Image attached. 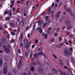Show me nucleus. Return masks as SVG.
<instances>
[{
  "label": "nucleus",
  "instance_id": "1",
  "mask_svg": "<svg viewBox=\"0 0 75 75\" xmlns=\"http://www.w3.org/2000/svg\"><path fill=\"white\" fill-rule=\"evenodd\" d=\"M7 64L5 63L4 64V68L3 69V72L4 74H6L7 70Z\"/></svg>",
  "mask_w": 75,
  "mask_h": 75
},
{
  "label": "nucleus",
  "instance_id": "2",
  "mask_svg": "<svg viewBox=\"0 0 75 75\" xmlns=\"http://www.w3.org/2000/svg\"><path fill=\"white\" fill-rule=\"evenodd\" d=\"M66 10L67 11H68V12L70 13V14L71 16H72V17H75V15L73 13L72 11H71V8H68L67 9H66Z\"/></svg>",
  "mask_w": 75,
  "mask_h": 75
},
{
  "label": "nucleus",
  "instance_id": "3",
  "mask_svg": "<svg viewBox=\"0 0 75 75\" xmlns=\"http://www.w3.org/2000/svg\"><path fill=\"white\" fill-rule=\"evenodd\" d=\"M64 54L65 55H69V52L68 50H64Z\"/></svg>",
  "mask_w": 75,
  "mask_h": 75
},
{
  "label": "nucleus",
  "instance_id": "4",
  "mask_svg": "<svg viewBox=\"0 0 75 75\" xmlns=\"http://www.w3.org/2000/svg\"><path fill=\"white\" fill-rule=\"evenodd\" d=\"M38 71L40 74H42L43 73V70L42 69V67H40L38 68Z\"/></svg>",
  "mask_w": 75,
  "mask_h": 75
},
{
  "label": "nucleus",
  "instance_id": "5",
  "mask_svg": "<svg viewBox=\"0 0 75 75\" xmlns=\"http://www.w3.org/2000/svg\"><path fill=\"white\" fill-rule=\"evenodd\" d=\"M4 51H5L6 53L8 54L10 52V49L8 47H5L4 49Z\"/></svg>",
  "mask_w": 75,
  "mask_h": 75
},
{
  "label": "nucleus",
  "instance_id": "6",
  "mask_svg": "<svg viewBox=\"0 0 75 75\" xmlns=\"http://www.w3.org/2000/svg\"><path fill=\"white\" fill-rule=\"evenodd\" d=\"M65 23L66 25H68L70 23V21L69 19H67L65 21Z\"/></svg>",
  "mask_w": 75,
  "mask_h": 75
},
{
  "label": "nucleus",
  "instance_id": "7",
  "mask_svg": "<svg viewBox=\"0 0 75 75\" xmlns=\"http://www.w3.org/2000/svg\"><path fill=\"white\" fill-rule=\"evenodd\" d=\"M1 41L2 42L4 43H6V39L3 38H2L1 39Z\"/></svg>",
  "mask_w": 75,
  "mask_h": 75
},
{
  "label": "nucleus",
  "instance_id": "8",
  "mask_svg": "<svg viewBox=\"0 0 75 75\" xmlns=\"http://www.w3.org/2000/svg\"><path fill=\"white\" fill-rule=\"evenodd\" d=\"M24 21H21L20 24V26H21V27H23L24 25Z\"/></svg>",
  "mask_w": 75,
  "mask_h": 75
},
{
  "label": "nucleus",
  "instance_id": "9",
  "mask_svg": "<svg viewBox=\"0 0 75 75\" xmlns=\"http://www.w3.org/2000/svg\"><path fill=\"white\" fill-rule=\"evenodd\" d=\"M19 63L21 65H22V64H24L23 61L22 60H21L19 61Z\"/></svg>",
  "mask_w": 75,
  "mask_h": 75
},
{
  "label": "nucleus",
  "instance_id": "10",
  "mask_svg": "<svg viewBox=\"0 0 75 75\" xmlns=\"http://www.w3.org/2000/svg\"><path fill=\"white\" fill-rule=\"evenodd\" d=\"M66 64L67 66H69V67H70V64H69V62L68 61H67L66 62Z\"/></svg>",
  "mask_w": 75,
  "mask_h": 75
},
{
  "label": "nucleus",
  "instance_id": "11",
  "mask_svg": "<svg viewBox=\"0 0 75 75\" xmlns=\"http://www.w3.org/2000/svg\"><path fill=\"white\" fill-rule=\"evenodd\" d=\"M39 55V54L38 53H36L34 54V57H35V58H38V56Z\"/></svg>",
  "mask_w": 75,
  "mask_h": 75
},
{
  "label": "nucleus",
  "instance_id": "12",
  "mask_svg": "<svg viewBox=\"0 0 75 75\" xmlns=\"http://www.w3.org/2000/svg\"><path fill=\"white\" fill-rule=\"evenodd\" d=\"M44 37L45 39H47L48 38V35L47 34H45L44 35Z\"/></svg>",
  "mask_w": 75,
  "mask_h": 75
},
{
  "label": "nucleus",
  "instance_id": "13",
  "mask_svg": "<svg viewBox=\"0 0 75 75\" xmlns=\"http://www.w3.org/2000/svg\"><path fill=\"white\" fill-rule=\"evenodd\" d=\"M64 44V43H61L59 45H58L57 46L59 48H61V46H62V45H63Z\"/></svg>",
  "mask_w": 75,
  "mask_h": 75
},
{
  "label": "nucleus",
  "instance_id": "14",
  "mask_svg": "<svg viewBox=\"0 0 75 75\" xmlns=\"http://www.w3.org/2000/svg\"><path fill=\"white\" fill-rule=\"evenodd\" d=\"M2 64L3 61H2V60H1V59H0V67H1V66H2Z\"/></svg>",
  "mask_w": 75,
  "mask_h": 75
},
{
  "label": "nucleus",
  "instance_id": "15",
  "mask_svg": "<svg viewBox=\"0 0 75 75\" xmlns=\"http://www.w3.org/2000/svg\"><path fill=\"white\" fill-rule=\"evenodd\" d=\"M38 25H39V26H40V25H41V24L42 23V21H39L38 22Z\"/></svg>",
  "mask_w": 75,
  "mask_h": 75
},
{
  "label": "nucleus",
  "instance_id": "16",
  "mask_svg": "<svg viewBox=\"0 0 75 75\" xmlns=\"http://www.w3.org/2000/svg\"><path fill=\"white\" fill-rule=\"evenodd\" d=\"M72 27V26L71 25H69L67 27V30H69V29H71V28Z\"/></svg>",
  "mask_w": 75,
  "mask_h": 75
},
{
  "label": "nucleus",
  "instance_id": "17",
  "mask_svg": "<svg viewBox=\"0 0 75 75\" xmlns=\"http://www.w3.org/2000/svg\"><path fill=\"white\" fill-rule=\"evenodd\" d=\"M53 73H54V74H57V70H56L55 69H53Z\"/></svg>",
  "mask_w": 75,
  "mask_h": 75
},
{
  "label": "nucleus",
  "instance_id": "18",
  "mask_svg": "<svg viewBox=\"0 0 75 75\" xmlns=\"http://www.w3.org/2000/svg\"><path fill=\"white\" fill-rule=\"evenodd\" d=\"M28 41L27 40H24V43L25 44V45H27V44H28V43H27L28 42H27Z\"/></svg>",
  "mask_w": 75,
  "mask_h": 75
},
{
  "label": "nucleus",
  "instance_id": "19",
  "mask_svg": "<svg viewBox=\"0 0 75 75\" xmlns=\"http://www.w3.org/2000/svg\"><path fill=\"white\" fill-rule=\"evenodd\" d=\"M47 23H46V22H45L44 24H43V28H44L45 27V26H46V25H47Z\"/></svg>",
  "mask_w": 75,
  "mask_h": 75
},
{
  "label": "nucleus",
  "instance_id": "20",
  "mask_svg": "<svg viewBox=\"0 0 75 75\" xmlns=\"http://www.w3.org/2000/svg\"><path fill=\"white\" fill-rule=\"evenodd\" d=\"M71 62H74L75 60V59H74V57H71Z\"/></svg>",
  "mask_w": 75,
  "mask_h": 75
},
{
  "label": "nucleus",
  "instance_id": "21",
  "mask_svg": "<svg viewBox=\"0 0 75 75\" xmlns=\"http://www.w3.org/2000/svg\"><path fill=\"white\" fill-rule=\"evenodd\" d=\"M58 71L60 72V74H61V75H63V74H62V72H61V71L60 69H57Z\"/></svg>",
  "mask_w": 75,
  "mask_h": 75
},
{
  "label": "nucleus",
  "instance_id": "22",
  "mask_svg": "<svg viewBox=\"0 0 75 75\" xmlns=\"http://www.w3.org/2000/svg\"><path fill=\"white\" fill-rule=\"evenodd\" d=\"M67 70L69 71V72L70 73V74H71L72 73V71L71 70V69L69 68H67Z\"/></svg>",
  "mask_w": 75,
  "mask_h": 75
},
{
  "label": "nucleus",
  "instance_id": "23",
  "mask_svg": "<svg viewBox=\"0 0 75 75\" xmlns=\"http://www.w3.org/2000/svg\"><path fill=\"white\" fill-rule=\"evenodd\" d=\"M45 21H47L46 23L47 24H48V23H50V19H47V20H45Z\"/></svg>",
  "mask_w": 75,
  "mask_h": 75
},
{
  "label": "nucleus",
  "instance_id": "24",
  "mask_svg": "<svg viewBox=\"0 0 75 75\" xmlns=\"http://www.w3.org/2000/svg\"><path fill=\"white\" fill-rule=\"evenodd\" d=\"M52 55L53 57H54V58H55V59H57L58 58L57 57V56H56V55H55V54H53Z\"/></svg>",
  "mask_w": 75,
  "mask_h": 75
},
{
  "label": "nucleus",
  "instance_id": "25",
  "mask_svg": "<svg viewBox=\"0 0 75 75\" xmlns=\"http://www.w3.org/2000/svg\"><path fill=\"white\" fill-rule=\"evenodd\" d=\"M54 41H55V39H54V38H52L50 40V42H54Z\"/></svg>",
  "mask_w": 75,
  "mask_h": 75
},
{
  "label": "nucleus",
  "instance_id": "26",
  "mask_svg": "<svg viewBox=\"0 0 75 75\" xmlns=\"http://www.w3.org/2000/svg\"><path fill=\"white\" fill-rule=\"evenodd\" d=\"M30 69L31 71H33H33H34V67H31L30 68Z\"/></svg>",
  "mask_w": 75,
  "mask_h": 75
},
{
  "label": "nucleus",
  "instance_id": "27",
  "mask_svg": "<svg viewBox=\"0 0 75 75\" xmlns=\"http://www.w3.org/2000/svg\"><path fill=\"white\" fill-rule=\"evenodd\" d=\"M10 25L11 26V27H14V25L13 24V23H10Z\"/></svg>",
  "mask_w": 75,
  "mask_h": 75
},
{
  "label": "nucleus",
  "instance_id": "28",
  "mask_svg": "<svg viewBox=\"0 0 75 75\" xmlns=\"http://www.w3.org/2000/svg\"><path fill=\"white\" fill-rule=\"evenodd\" d=\"M13 71L14 73H16V72H17V70L16 69H14L13 70Z\"/></svg>",
  "mask_w": 75,
  "mask_h": 75
},
{
  "label": "nucleus",
  "instance_id": "29",
  "mask_svg": "<svg viewBox=\"0 0 75 75\" xmlns=\"http://www.w3.org/2000/svg\"><path fill=\"white\" fill-rule=\"evenodd\" d=\"M42 28L41 27H38V28L37 29V31H39L40 30V29H41Z\"/></svg>",
  "mask_w": 75,
  "mask_h": 75
},
{
  "label": "nucleus",
  "instance_id": "30",
  "mask_svg": "<svg viewBox=\"0 0 75 75\" xmlns=\"http://www.w3.org/2000/svg\"><path fill=\"white\" fill-rule=\"evenodd\" d=\"M23 38V33H22V34H21V36L19 38L20 39H22Z\"/></svg>",
  "mask_w": 75,
  "mask_h": 75
},
{
  "label": "nucleus",
  "instance_id": "31",
  "mask_svg": "<svg viewBox=\"0 0 75 75\" xmlns=\"http://www.w3.org/2000/svg\"><path fill=\"white\" fill-rule=\"evenodd\" d=\"M35 44H36L37 43H38V40H36V39H35Z\"/></svg>",
  "mask_w": 75,
  "mask_h": 75
},
{
  "label": "nucleus",
  "instance_id": "32",
  "mask_svg": "<svg viewBox=\"0 0 75 75\" xmlns=\"http://www.w3.org/2000/svg\"><path fill=\"white\" fill-rule=\"evenodd\" d=\"M22 11L23 13H25V8H23Z\"/></svg>",
  "mask_w": 75,
  "mask_h": 75
},
{
  "label": "nucleus",
  "instance_id": "33",
  "mask_svg": "<svg viewBox=\"0 0 75 75\" xmlns=\"http://www.w3.org/2000/svg\"><path fill=\"white\" fill-rule=\"evenodd\" d=\"M25 47H26V48H27V50H28V48H29V45H27L26 46H25Z\"/></svg>",
  "mask_w": 75,
  "mask_h": 75
},
{
  "label": "nucleus",
  "instance_id": "34",
  "mask_svg": "<svg viewBox=\"0 0 75 75\" xmlns=\"http://www.w3.org/2000/svg\"><path fill=\"white\" fill-rule=\"evenodd\" d=\"M28 54L27 53V52H25V56L27 57H28Z\"/></svg>",
  "mask_w": 75,
  "mask_h": 75
},
{
  "label": "nucleus",
  "instance_id": "35",
  "mask_svg": "<svg viewBox=\"0 0 75 75\" xmlns=\"http://www.w3.org/2000/svg\"><path fill=\"white\" fill-rule=\"evenodd\" d=\"M15 41L14 39H12L11 40V43H13V42H14Z\"/></svg>",
  "mask_w": 75,
  "mask_h": 75
},
{
  "label": "nucleus",
  "instance_id": "36",
  "mask_svg": "<svg viewBox=\"0 0 75 75\" xmlns=\"http://www.w3.org/2000/svg\"><path fill=\"white\" fill-rule=\"evenodd\" d=\"M67 42V40L65 38H64V42Z\"/></svg>",
  "mask_w": 75,
  "mask_h": 75
},
{
  "label": "nucleus",
  "instance_id": "37",
  "mask_svg": "<svg viewBox=\"0 0 75 75\" xmlns=\"http://www.w3.org/2000/svg\"><path fill=\"white\" fill-rule=\"evenodd\" d=\"M47 34H51V32L50 30H47Z\"/></svg>",
  "mask_w": 75,
  "mask_h": 75
},
{
  "label": "nucleus",
  "instance_id": "38",
  "mask_svg": "<svg viewBox=\"0 0 75 75\" xmlns=\"http://www.w3.org/2000/svg\"><path fill=\"white\" fill-rule=\"evenodd\" d=\"M63 62V61L62 60V59H60L59 60V64H60V63Z\"/></svg>",
  "mask_w": 75,
  "mask_h": 75
},
{
  "label": "nucleus",
  "instance_id": "39",
  "mask_svg": "<svg viewBox=\"0 0 75 75\" xmlns=\"http://www.w3.org/2000/svg\"><path fill=\"white\" fill-rule=\"evenodd\" d=\"M62 74H64V75H68L67 73L64 71H62Z\"/></svg>",
  "mask_w": 75,
  "mask_h": 75
},
{
  "label": "nucleus",
  "instance_id": "40",
  "mask_svg": "<svg viewBox=\"0 0 75 75\" xmlns=\"http://www.w3.org/2000/svg\"><path fill=\"white\" fill-rule=\"evenodd\" d=\"M10 17H8L6 18V20H10Z\"/></svg>",
  "mask_w": 75,
  "mask_h": 75
},
{
  "label": "nucleus",
  "instance_id": "41",
  "mask_svg": "<svg viewBox=\"0 0 75 75\" xmlns=\"http://www.w3.org/2000/svg\"><path fill=\"white\" fill-rule=\"evenodd\" d=\"M43 54V53H42V52H40L39 53V55H42V54Z\"/></svg>",
  "mask_w": 75,
  "mask_h": 75
},
{
  "label": "nucleus",
  "instance_id": "42",
  "mask_svg": "<svg viewBox=\"0 0 75 75\" xmlns=\"http://www.w3.org/2000/svg\"><path fill=\"white\" fill-rule=\"evenodd\" d=\"M61 6H62V3L60 2L59 3V7Z\"/></svg>",
  "mask_w": 75,
  "mask_h": 75
},
{
  "label": "nucleus",
  "instance_id": "43",
  "mask_svg": "<svg viewBox=\"0 0 75 75\" xmlns=\"http://www.w3.org/2000/svg\"><path fill=\"white\" fill-rule=\"evenodd\" d=\"M60 65H61L62 66H63V65H64V63H63V62H62V63H59Z\"/></svg>",
  "mask_w": 75,
  "mask_h": 75
},
{
  "label": "nucleus",
  "instance_id": "44",
  "mask_svg": "<svg viewBox=\"0 0 75 75\" xmlns=\"http://www.w3.org/2000/svg\"><path fill=\"white\" fill-rule=\"evenodd\" d=\"M37 64H38L39 65H40V66L41 65V64L39 62H37Z\"/></svg>",
  "mask_w": 75,
  "mask_h": 75
},
{
  "label": "nucleus",
  "instance_id": "45",
  "mask_svg": "<svg viewBox=\"0 0 75 75\" xmlns=\"http://www.w3.org/2000/svg\"><path fill=\"white\" fill-rule=\"evenodd\" d=\"M48 18H49V17L48 16H46V17H45L46 20H48Z\"/></svg>",
  "mask_w": 75,
  "mask_h": 75
},
{
  "label": "nucleus",
  "instance_id": "46",
  "mask_svg": "<svg viewBox=\"0 0 75 75\" xmlns=\"http://www.w3.org/2000/svg\"><path fill=\"white\" fill-rule=\"evenodd\" d=\"M69 50V51H72L73 50V49H72V47H71L70 48Z\"/></svg>",
  "mask_w": 75,
  "mask_h": 75
},
{
  "label": "nucleus",
  "instance_id": "47",
  "mask_svg": "<svg viewBox=\"0 0 75 75\" xmlns=\"http://www.w3.org/2000/svg\"><path fill=\"white\" fill-rule=\"evenodd\" d=\"M42 50V48H39L38 49V51H41Z\"/></svg>",
  "mask_w": 75,
  "mask_h": 75
},
{
  "label": "nucleus",
  "instance_id": "48",
  "mask_svg": "<svg viewBox=\"0 0 75 75\" xmlns=\"http://www.w3.org/2000/svg\"><path fill=\"white\" fill-rule=\"evenodd\" d=\"M32 55H33V53L31 52V54H30V58H32Z\"/></svg>",
  "mask_w": 75,
  "mask_h": 75
},
{
  "label": "nucleus",
  "instance_id": "49",
  "mask_svg": "<svg viewBox=\"0 0 75 75\" xmlns=\"http://www.w3.org/2000/svg\"><path fill=\"white\" fill-rule=\"evenodd\" d=\"M26 27L25 30H28V28H29V26H27Z\"/></svg>",
  "mask_w": 75,
  "mask_h": 75
},
{
  "label": "nucleus",
  "instance_id": "50",
  "mask_svg": "<svg viewBox=\"0 0 75 75\" xmlns=\"http://www.w3.org/2000/svg\"><path fill=\"white\" fill-rule=\"evenodd\" d=\"M48 11H51V7H49L48 8Z\"/></svg>",
  "mask_w": 75,
  "mask_h": 75
},
{
  "label": "nucleus",
  "instance_id": "51",
  "mask_svg": "<svg viewBox=\"0 0 75 75\" xmlns=\"http://www.w3.org/2000/svg\"><path fill=\"white\" fill-rule=\"evenodd\" d=\"M39 32L40 33H42V30L40 29L39 30Z\"/></svg>",
  "mask_w": 75,
  "mask_h": 75
},
{
  "label": "nucleus",
  "instance_id": "52",
  "mask_svg": "<svg viewBox=\"0 0 75 75\" xmlns=\"http://www.w3.org/2000/svg\"><path fill=\"white\" fill-rule=\"evenodd\" d=\"M28 38H30V35L29 34H28Z\"/></svg>",
  "mask_w": 75,
  "mask_h": 75
},
{
  "label": "nucleus",
  "instance_id": "53",
  "mask_svg": "<svg viewBox=\"0 0 75 75\" xmlns=\"http://www.w3.org/2000/svg\"><path fill=\"white\" fill-rule=\"evenodd\" d=\"M18 53H20L21 52V50H18Z\"/></svg>",
  "mask_w": 75,
  "mask_h": 75
},
{
  "label": "nucleus",
  "instance_id": "54",
  "mask_svg": "<svg viewBox=\"0 0 75 75\" xmlns=\"http://www.w3.org/2000/svg\"><path fill=\"white\" fill-rule=\"evenodd\" d=\"M50 11H48L47 12V14H50Z\"/></svg>",
  "mask_w": 75,
  "mask_h": 75
},
{
  "label": "nucleus",
  "instance_id": "55",
  "mask_svg": "<svg viewBox=\"0 0 75 75\" xmlns=\"http://www.w3.org/2000/svg\"><path fill=\"white\" fill-rule=\"evenodd\" d=\"M59 41H62V39H61V37H59Z\"/></svg>",
  "mask_w": 75,
  "mask_h": 75
},
{
  "label": "nucleus",
  "instance_id": "56",
  "mask_svg": "<svg viewBox=\"0 0 75 75\" xmlns=\"http://www.w3.org/2000/svg\"><path fill=\"white\" fill-rule=\"evenodd\" d=\"M54 34V36H57V35L58 34L57 33H55Z\"/></svg>",
  "mask_w": 75,
  "mask_h": 75
},
{
  "label": "nucleus",
  "instance_id": "57",
  "mask_svg": "<svg viewBox=\"0 0 75 75\" xmlns=\"http://www.w3.org/2000/svg\"><path fill=\"white\" fill-rule=\"evenodd\" d=\"M64 68H65V69H67L68 70V68H68V67H66V66H65L64 67Z\"/></svg>",
  "mask_w": 75,
  "mask_h": 75
},
{
  "label": "nucleus",
  "instance_id": "58",
  "mask_svg": "<svg viewBox=\"0 0 75 75\" xmlns=\"http://www.w3.org/2000/svg\"><path fill=\"white\" fill-rule=\"evenodd\" d=\"M22 75H28V74H27L26 73H25L22 74Z\"/></svg>",
  "mask_w": 75,
  "mask_h": 75
},
{
  "label": "nucleus",
  "instance_id": "59",
  "mask_svg": "<svg viewBox=\"0 0 75 75\" xmlns=\"http://www.w3.org/2000/svg\"><path fill=\"white\" fill-rule=\"evenodd\" d=\"M34 47H35V45H32V48H34Z\"/></svg>",
  "mask_w": 75,
  "mask_h": 75
},
{
  "label": "nucleus",
  "instance_id": "60",
  "mask_svg": "<svg viewBox=\"0 0 75 75\" xmlns=\"http://www.w3.org/2000/svg\"><path fill=\"white\" fill-rule=\"evenodd\" d=\"M11 34H13V35H14L15 34V33L11 32Z\"/></svg>",
  "mask_w": 75,
  "mask_h": 75
},
{
  "label": "nucleus",
  "instance_id": "61",
  "mask_svg": "<svg viewBox=\"0 0 75 75\" xmlns=\"http://www.w3.org/2000/svg\"><path fill=\"white\" fill-rule=\"evenodd\" d=\"M16 9V8H13V11H15V9Z\"/></svg>",
  "mask_w": 75,
  "mask_h": 75
},
{
  "label": "nucleus",
  "instance_id": "62",
  "mask_svg": "<svg viewBox=\"0 0 75 75\" xmlns=\"http://www.w3.org/2000/svg\"><path fill=\"white\" fill-rule=\"evenodd\" d=\"M17 21L18 22L20 21V20H19V18H18L17 19Z\"/></svg>",
  "mask_w": 75,
  "mask_h": 75
},
{
  "label": "nucleus",
  "instance_id": "63",
  "mask_svg": "<svg viewBox=\"0 0 75 75\" xmlns=\"http://www.w3.org/2000/svg\"><path fill=\"white\" fill-rule=\"evenodd\" d=\"M24 16H26L27 15L25 13H24L23 14Z\"/></svg>",
  "mask_w": 75,
  "mask_h": 75
},
{
  "label": "nucleus",
  "instance_id": "64",
  "mask_svg": "<svg viewBox=\"0 0 75 75\" xmlns=\"http://www.w3.org/2000/svg\"><path fill=\"white\" fill-rule=\"evenodd\" d=\"M65 43L66 45H68V44H69V43H68V42H65Z\"/></svg>",
  "mask_w": 75,
  "mask_h": 75
}]
</instances>
